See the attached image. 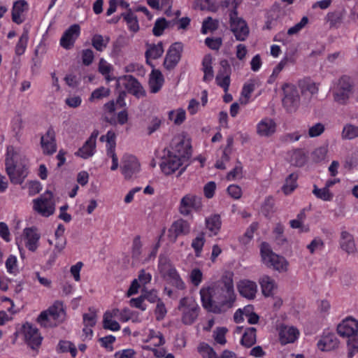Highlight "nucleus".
<instances>
[{
	"label": "nucleus",
	"instance_id": "nucleus-13",
	"mask_svg": "<svg viewBox=\"0 0 358 358\" xmlns=\"http://www.w3.org/2000/svg\"><path fill=\"white\" fill-rule=\"evenodd\" d=\"M299 88L302 97V102L308 104L314 95L319 92V84L310 80H302L298 83Z\"/></svg>",
	"mask_w": 358,
	"mask_h": 358
},
{
	"label": "nucleus",
	"instance_id": "nucleus-63",
	"mask_svg": "<svg viewBox=\"0 0 358 358\" xmlns=\"http://www.w3.org/2000/svg\"><path fill=\"white\" fill-rule=\"evenodd\" d=\"M283 226L280 223L277 224L273 229V234H275V241L278 244L282 245L286 242V239L283 236Z\"/></svg>",
	"mask_w": 358,
	"mask_h": 358
},
{
	"label": "nucleus",
	"instance_id": "nucleus-34",
	"mask_svg": "<svg viewBox=\"0 0 358 358\" xmlns=\"http://www.w3.org/2000/svg\"><path fill=\"white\" fill-rule=\"evenodd\" d=\"M29 41V30L24 28L23 32L20 36L15 48V52L17 55L20 56L23 55L26 50Z\"/></svg>",
	"mask_w": 358,
	"mask_h": 358
},
{
	"label": "nucleus",
	"instance_id": "nucleus-39",
	"mask_svg": "<svg viewBox=\"0 0 358 358\" xmlns=\"http://www.w3.org/2000/svg\"><path fill=\"white\" fill-rule=\"evenodd\" d=\"M122 16L126 21L129 29L134 32H136L138 29V23L137 17L134 14L131 9H128L127 13H122Z\"/></svg>",
	"mask_w": 358,
	"mask_h": 358
},
{
	"label": "nucleus",
	"instance_id": "nucleus-19",
	"mask_svg": "<svg viewBox=\"0 0 358 358\" xmlns=\"http://www.w3.org/2000/svg\"><path fill=\"white\" fill-rule=\"evenodd\" d=\"M41 144L43 153L52 155L56 152L55 133L52 128H49L45 134L41 136Z\"/></svg>",
	"mask_w": 358,
	"mask_h": 358
},
{
	"label": "nucleus",
	"instance_id": "nucleus-20",
	"mask_svg": "<svg viewBox=\"0 0 358 358\" xmlns=\"http://www.w3.org/2000/svg\"><path fill=\"white\" fill-rule=\"evenodd\" d=\"M80 33V27L78 24L71 25L65 31L60 39V45L65 49L71 48Z\"/></svg>",
	"mask_w": 358,
	"mask_h": 358
},
{
	"label": "nucleus",
	"instance_id": "nucleus-44",
	"mask_svg": "<svg viewBox=\"0 0 358 358\" xmlns=\"http://www.w3.org/2000/svg\"><path fill=\"white\" fill-rule=\"evenodd\" d=\"M163 52L164 48L162 43L160 42L157 45H152L150 46V48L146 51L145 56L147 58L150 57L153 59H156L160 57Z\"/></svg>",
	"mask_w": 358,
	"mask_h": 358
},
{
	"label": "nucleus",
	"instance_id": "nucleus-36",
	"mask_svg": "<svg viewBox=\"0 0 358 358\" xmlns=\"http://www.w3.org/2000/svg\"><path fill=\"white\" fill-rule=\"evenodd\" d=\"M297 178L298 175L295 173H292L287 176V178L285 179V182L282 187V190L285 194H289L296 188Z\"/></svg>",
	"mask_w": 358,
	"mask_h": 358
},
{
	"label": "nucleus",
	"instance_id": "nucleus-11",
	"mask_svg": "<svg viewBox=\"0 0 358 358\" xmlns=\"http://www.w3.org/2000/svg\"><path fill=\"white\" fill-rule=\"evenodd\" d=\"M189 223L183 219H179L173 222L168 230L169 240L175 243L177 238L180 236H187L190 232Z\"/></svg>",
	"mask_w": 358,
	"mask_h": 358
},
{
	"label": "nucleus",
	"instance_id": "nucleus-23",
	"mask_svg": "<svg viewBox=\"0 0 358 358\" xmlns=\"http://www.w3.org/2000/svg\"><path fill=\"white\" fill-rule=\"evenodd\" d=\"M275 131L276 124L271 118L266 117L262 120L257 125V133L260 136H271Z\"/></svg>",
	"mask_w": 358,
	"mask_h": 358
},
{
	"label": "nucleus",
	"instance_id": "nucleus-41",
	"mask_svg": "<svg viewBox=\"0 0 358 358\" xmlns=\"http://www.w3.org/2000/svg\"><path fill=\"white\" fill-rule=\"evenodd\" d=\"M95 148V145H92V144L86 141L82 148L76 152V155L83 159H87L94 155Z\"/></svg>",
	"mask_w": 358,
	"mask_h": 358
},
{
	"label": "nucleus",
	"instance_id": "nucleus-35",
	"mask_svg": "<svg viewBox=\"0 0 358 358\" xmlns=\"http://www.w3.org/2000/svg\"><path fill=\"white\" fill-rule=\"evenodd\" d=\"M57 351L59 353L69 352L72 357H76L77 355V348L76 345L71 341L61 340L57 346Z\"/></svg>",
	"mask_w": 358,
	"mask_h": 358
},
{
	"label": "nucleus",
	"instance_id": "nucleus-57",
	"mask_svg": "<svg viewBox=\"0 0 358 358\" xmlns=\"http://www.w3.org/2000/svg\"><path fill=\"white\" fill-rule=\"evenodd\" d=\"M325 130V126L321 122H317L309 127L308 136L311 138L320 136Z\"/></svg>",
	"mask_w": 358,
	"mask_h": 358
},
{
	"label": "nucleus",
	"instance_id": "nucleus-48",
	"mask_svg": "<svg viewBox=\"0 0 358 358\" xmlns=\"http://www.w3.org/2000/svg\"><path fill=\"white\" fill-rule=\"evenodd\" d=\"M169 118L177 125L181 124L185 120V111L179 108L176 111L171 110L169 113Z\"/></svg>",
	"mask_w": 358,
	"mask_h": 358
},
{
	"label": "nucleus",
	"instance_id": "nucleus-25",
	"mask_svg": "<svg viewBox=\"0 0 358 358\" xmlns=\"http://www.w3.org/2000/svg\"><path fill=\"white\" fill-rule=\"evenodd\" d=\"M340 246L348 255L355 254L357 252L354 237L346 231H343L341 233Z\"/></svg>",
	"mask_w": 358,
	"mask_h": 358
},
{
	"label": "nucleus",
	"instance_id": "nucleus-24",
	"mask_svg": "<svg viewBox=\"0 0 358 358\" xmlns=\"http://www.w3.org/2000/svg\"><path fill=\"white\" fill-rule=\"evenodd\" d=\"M23 236L25 238V246L32 252H34L38 246L40 234L34 228H26L23 231Z\"/></svg>",
	"mask_w": 358,
	"mask_h": 358
},
{
	"label": "nucleus",
	"instance_id": "nucleus-40",
	"mask_svg": "<svg viewBox=\"0 0 358 358\" xmlns=\"http://www.w3.org/2000/svg\"><path fill=\"white\" fill-rule=\"evenodd\" d=\"M110 41L108 36H103L100 34H95L92 38V46L99 52H102Z\"/></svg>",
	"mask_w": 358,
	"mask_h": 358
},
{
	"label": "nucleus",
	"instance_id": "nucleus-38",
	"mask_svg": "<svg viewBox=\"0 0 358 358\" xmlns=\"http://www.w3.org/2000/svg\"><path fill=\"white\" fill-rule=\"evenodd\" d=\"M256 342V329L248 328L245 330L241 339V344L246 348H250Z\"/></svg>",
	"mask_w": 358,
	"mask_h": 358
},
{
	"label": "nucleus",
	"instance_id": "nucleus-22",
	"mask_svg": "<svg viewBox=\"0 0 358 358\" xmlns=\"http://www.w3.org/2000/svg\"><path fill=\"white\" fill-rule=\"evenodd\" d=\"M237 287L242 296L250 300L255 299L257 292L256 282L249 280H243L238 282Z\"/></svg>",
	"mask_w": 358,
	"mask_h": 358
},
{
	"label": "nucleus",
	"instance_id": "nucleus-2",
	"mask_svg": "<svg viewBox=\"0 0 358 358\" xmlns=\"http://www.w3.org/2000/svg\"><path fill=\"white\" fill-rule=\"evenodd\" d=\"M6 171L13 184H22L28 175L27 159L13 146L7 148Z\"/></svg>",
	"mask_w": 358,
	"mask_h": 358
},
{
	"label": "nucleus",
	"instance_id": "nucleus-62",
	"mask_svg": "<svg viewBox=\"0 0 358 358\" xmlns=\"http://www.w3.org/2000/svg\"><path fill=\"white\" fill-rule=\"evenodd\" d=\"M324 247V242L320 238H314L310 244L307 245V249L311 254H313L317 250H321Z\"/></svg>",
	"mask_w": 358,
	"mask_h": 358
},
{
	"label": "nucleus",
	"instance_id": "nucleus-33",
	"mask_svg": "<svg viewBox=\"0 0 358 358\" xmlns=\"http://www.w3.org/2000/svg\"><path fill=\"white\" fill-rule=\"evenodd\" d=\"M160 260L159 270L163 277L169 282L172 278H175L178 275L176 268L171 265L169 262H166V259Z\"/></svg>",
	"mask_w": 358,
	"mask_h": 358
},
{
	"label": "nucleus",
	"instance_id": "nucleus-14",
	"mask_svg": "<svg viewBox=\"0 0 358 358\" xmlns=\"http://www.w3.org/2000/svg\"><path fill=\"white\" fill-rule=\"evenodd\" d=\"M182 48V44L179 42L174 43L171 45L164 62L166 69L171 70L177 65L181 58Z\"/></svg>",
	"mask_w": 358,
	"mask_h": 358
},
{
	"label": "nucleus",
	"instance_id": "nucleus-1",
	"mask_svg": "<svg viewBox=\"0 0 358 358\" xmlns=\"http://www.w3.org/2000/svg\"><path fill=\"white\" fill-rule=\"evenodd\" d=\"M200 294L203 308L217 314L230 308L236 299L233 280L227 276L206 289H201Z\"/></svg>",
	"mask_w": 358,
	"mask_h": 358
},
{
	"label": "nucleus",
	"instance_id": "nucleus-28",
	"mask_svg": "<svg viewBox=\"0 0 358 358\" xmlns=\"http://www.w3.org/2000/svg\"><path fill=\"white\" fill-rule=\"evenodd\" d=\"M28 9L27 2L24 0H18L13 4L12 9V20L17 24H22L24 19L21 15Z\"/></svg>",
	"mask_w": 358,
	"mask_h": 358
},
{
	"label": "nucleus",
	"instance_id": "nucleus-21",
	"mask_svg": "<svg viewBox=\"0 0 358 358\" xmlns=\"http://www.w3.org/2000/svg\"><path fill=\"white\" fill-rule=\"evenodd\" d=\"M124 80V85L128 92L136 97L144 96L145 92L140 83L133 76L127 75L122 78Z\"/></svg>",
	"mask_w": 358,
	"mask_h": 358
},
{
	"label": "nucleus",
	"instance_id": "nucleus-29",
	"mask_svg": "<svg viewBox=\"0 0 358 358\" xmlns=\"http://www.w3.org/2000/svg\"><path fill=\"white\" fill-rule=\"evenodd\" d=\"M259 282L261 285L262 294L265 296L268 297L273 295V291L277 287L273 278L268 275H264L259 278Z\"/></svg>",
	"mask_w": 358,
	"mask_h": 358
},
{
	"label": "nucleus",
	"instance_id": "nucleus-42",
	"mask_svg": "<svg viewBox=\"0 0 358 358\" xmlns=\"http://www.w3.org/2000/svg\"><path fill=\"white\" fill-rule=\"evenodd\" d=\"M113 313L106 312L103 315V326L106 329H110L112 331H118L120 329L119 323L113 320Z\"/></svg>",
	"mask_w": 358,
	"mask_h": 358
},
{
	"label": "nucleus",
	"instance_id": "nucleus-26",
	"mask_svg": "<svg viewBox=\"0 0 358 358\" xmlns=\"http://www.w3.org/2000/svg\"><path fill=\"white\" fill-rule=\"evenodd\" d=\"M299 334L297 329L293 327L282 326L279 332L280 341L282 345L294 343Z\"/></svg>",
	"mask_w": 358,
	"mask_h": 358
},
{
	"label": "nucleus",
	"instance_id": "nucleus-7",
	"mask_svg": "<svg viewBox=\"0 0 358 358\" xmlns=\"http://www.w3.org/2000/svg\"><path fill=\"white\" fill-rule=\"evenodd\" d=\"M230 29L236 39L244 41L249 35V27L246 22L238 16L237 10H232L229 13Z\"/></svg>",
	"mask_w": 358,
	"mask_h": 358
},
{
	"label": "nucleus",
	"instance_id": "nucleus-4",
	"mask_svg": "<svg viewBox=\"0 0 358 358\" xmlns=\"http://www.w3.org/2000/svg\"><path fill=\"white\" fill-rule=\"evenodd\" d=\"M353 92V83L348 76H341L336 82L332 93L334 99L339 104H346Z\"/></svg>",
	"mask_w": 358,
	"mask_h": 358
},
{
	"label": "nucleus",
	"instance_id": "nucleus-55",
	"mask_svg": "<svg viewBox=\"0 0 358 358\" xmlns=\"http://www.w3.org/2000/svg\"><path fill=\"white\" fill-rule=\"evenodd\" d=\"M90 313L83 314V324L84 326L92 327L96 323V313L95 311L90 308Z\"/></svg>",
	"mask_w": 358,
	"mask_h": 358
},
{
	"label": "nucleus",
	"instance_id": "nucleus-8",
	"mask_svg": "<svg viewBox=\"0 0 358 358\" xmlns=\"http://www.w3.org/2000/svg\"><path fill=\"white\" fill-rule=\"evenodd\" d=\"M64 316L65 312L62 302L56 301L47 310L41 313L37 320L41 325L46 327L52 320L61 322L64 319Z\"/></svg>",
	"mask_w": 358,
	"mask_h": 358
},
{
	"label": "nucleus",
	"instance_id": "nucleus-3",
	"mask_svg": "<svg viewBox=\"0 0 358 358\" xmlns=\"http://www.w3.org/2000/svg\"><path fill=\"white\" fill-rule=\"evenodd\" d=\"M260 251L262 260L266 266L273 268L279 272L287 271L288 266L287 261L285 257L274 253L267 243H262Z\"/></svg>",
	"mask_w": 358,
	"mask_h": 358
},
{
	"label": "nucleus",
	"instance_id": "nucleus-56",
	"mask_svg": "<svg viewBox=\"0 0 358 358\" xmlns=\"http://www.w3.org/2000/svg\"><path fill=\"white\" fill-rule=\"evenodd\" d=\"M243 178V166L239 161L237 162L236 166L229 171L227 176L229 180H236L237 178Z\"/></svg>",
	"mask_w": 358,
	"mask_h": 358
},
{
	"label": "nucleus",
	"instance_id": "nucleus-5",
	"mask_svg": "<svg viewBox=\"0 0 358 358\" xmlns=\"http://www.w3.org/2000/svg\"><path fill=\"white\" fill-rule=\"evenodd\" d=\"M282 90L284 96L282 98V106L288 113H294L298 110L301 99L296 87L291 84L285 83Z\"/></svg>",
	"mask_w": 358,
	"mask_h": 358
},
{
	"label": "nucleus",
	"instance_id": "nucleus-9",
	"mask_svg": "<svg viewBox=\"0 0 358 358\" xmlns=\"http://www.w3.org/2000/svg\"><path fill=\"white\" fill-rule=\"evenodd\" d=\"M52 193L47 191L40 198L36 199L34 202V210L43 217H49L55 210V204L52 199Z\"/></svg>",
	"mask_w": 358,
	"mask_h": 358
},
{
	"label": "nucleus",
	"instance_id": "nucleus-37",
	"mask_svg": "<svg viewBox=\"0 0 358 358\" xmlns=\"http://www.w3.org/2000/svg\"><path fill=\"white\" fill-rule=\"evenodd\" d=\"M341 138L343 140H352L358 138V127L352 124H346L343 128Z\"/></svg>",
	"mask_w": 358,
	"mask_h": 358
},
{
	"label": "nucleus",
	"instance_id": "nucleus-61",
	"mask_svg": "<svg viewBox=\"0 0 358 358\" xmlns=\"http://www.w3.org/2000/svg\"><path fill=\"white\" fill-rule=\"evenodd\" d=\"M292 161L297 166H303L306 162V156L301 150H295L292 156Z\"/></svg>",
	"mask_w": 358,
	"mask_h": 358
},
{
	"label": "nucleus",
	"instance_id": "nucleus-18",
	"mask_svg": "<svg viewBox=\"0 0 358 358\" xmlns=\"http://www.w3.org/2000/svg\"><path fill=\"white\" fill-rule=\"evenodd\" d=\"M337 331L342 337H353L358 333V322L352 318L346 319L338 325Z\"/></svg>",
	"mask_w": 358,
	"mask_h": 358
},
{
	"label": "nucleus",
	"instance_id": "nucleus-16",
	"mask_svg": "<svg viewBox=\"0 0 358 358\" xmlns=\"http://www.w3.org/2000/svg\"><path fill=\"white\" fill-rule=\"evenodd\" d=\"M122 162V173L126 179L131 178L140 169V164L137 159L133 155H124Z\"/></svg>",
	"mask_w": 358,
	"mask_h": 358
},
{
	"label": "nucleus",
	"instance_id": "nucleus-46",
	"mask_svg": "<svg viewBox=\"0 0 358 358\" xmlns=\"http://www.w3.org/2000/svg\"><path fill=\"white\" fill-rule=\"evenodd\" d=\"M110 92V91L108 88L100 87L92 92L90 97L89 98V101L94 102L96 101L101 100L103 98L108 96Z\"/></svg>",
	"mask_w": 358,
	"mask_h": 358
},
{
	"label": "nucleus",
	"instance_id": "nucleus-49",
	"mask_svg": "<svg viewBox=\"0 0 358 358\" xmlns=\"http://www.w3.org/2000/svg\"><path fill=\"white\" fill-rule=\"evenodd\" d=\"M313 193L315 195L316 197L324 201H331L333 198V194L326 187L322 189H319L316 185H314Z\"/></svg>",
	"mask_w": 358,
	"mask_h": 358
},
{
	"label": "nucleus",
	"instance_id": "nucleus-52",
	"mask_svg": "<svg viewBox=\"0 0 358 358\" xmlns=\"http://www.w3.org/2000/svg\"><path fill=\"white\" fill-rule=\"evenodd\" d=\"M214 8L213 0H196L194 3V8L201 10H214Z\"/></svg>",
	"mask_w": 358,
	"mask_h": 358
},
{
	"label": "nucleus",
	"instance_id": "nucleus-54",
	"mask_svg": "<svg viewBox=\"0 0 358 358\" xmlns=\"http://www.w3.org/2000/svg\"><path fill=\"white\" fill-rule=\"evenodd\" d=\"M198 350L203 357L207 358H217V355L214 350L206 343H201L198 347Z\"/></svg>",
	"mask_w": 358,
	"mask_h": 358
},
{
	"label": "nucleus",
	"instance_id": "nucleus-10",
	"mask_svg": "<svg viewBox=\"0 0 358 358\" xmlns=\"http://www.w3.org/2000/svg\"><path fill=\"white\" fill-rule=\"evenodd\" d=\"M191 148L192 146L189 138L182 136H178L172 141V152H171L173 155H176L177 157L183 160H187L192 155Z\"/></svg>",
	"mask_w": 358,
	"mask_h": 358
},
{
	"label": "nucleus",
	"instance_id": "nucleus-27",
	"mask_svg": "<svg viewBox=\"0 0 358 358\" xmlns=\"http://www.w3.org/2000/svg\"><path fill=\"white\" fill-rule=\"evenodd\" d=\"M338 344L336 336L334 334H328L317 343V347L322 351H331L337 348Z\"/></svg>",
	"mask_w": 358,
	"mask_h": 358
},
{
	"label": "nucleus",
	"instance_id": "nucleus-43",
	"mask_svg": "<svg viewBox=\"0 0 358 358\" xmlns=\"http://www.w3.org/2000/svg\"><path fill=\"white\" fill-rule=\"evenodd\" d=\"M255 85L253 81L245 83L243 85L241 96L242 97L240 99V102L243 105H245L248 103L249 99L250 98L251 93L255 90Z\"/></svg>",
	"mask_w": 358,
	"mask_h": 358
},
{
	"label": "nucleus",
	"instance_id": "nucleus-32",
	"mask_svg": "<svg viewBox=\"0 0 358 358\" xmlns=\"http://www.w3.org/2000/svg\"><path fill=\"white\" fill-rule=\"evenodd\" d=\"M221 219L219 215H213L206 219V229L210 232V236H215L221 228Z\"/></svg>",
	"mask_w": 358,
	"mask_h": 358
},
{
	"label": "nucleus",
	"instance_id": "nucleus-47",
	"mask_svg": "<svg viewBox=\"0 0 358 358\" xmlns=\"http://www.w3.org/2000/svg\"><path fill=\"white\" fill-rule=\"evenodd\" d=\"M344 13L343 11H336L329 13L327 15V21L331 27H337L343 21Z\"/></svg>",
	"mask_w": 358,
	"mask_h": 358
},
{
	"label": "nucleus",
	"instance_id": "nucleus-59",
	"mask_svg": "<svg viewBox=\"0 0 358 358\" xmlns=\"http://www.w3.org/2000/svg\"><path fill=\"white\" fill-rule=\"evenodd\" d=\"M327 154V149L325 147H320L316 148L312 153L313 160L319 162L325 159Z\"/></svg>",
	"mask_w": 358,
	"mask_h": 358
},
{
	"label": "nucleus",
	"instance_id": "nucleus-17",
	"mask_svg": "<svg viewBox=\"0 0 358 358\" xmlns=\"http://www.w3.org/2000/svg\"><path fill=\"white\" fill-rule=\"evenodd\" d=\"M25 341L32 349L38 347L42 341V337L38 333L37 328L34 327L29 323L23 325Z\"/></svg>",
	"mask_w": 358,
	"mask_h": 358
},
{
	"label": "nucleus",
	"instance_id": "nucleus-50",
	"mask_svg": "<svg viewBox=\"0 0 358 358\" xmlns=\"http://www.w3.org/2000/svg\"><path fill=\"white\" fill-rule=\"evenodd\" d=\"M218 28V21L214 20L212 17H207L203 22L201 28V32L206 34L208 31H213Z\"/></svg>",
	"mask_w": 358,
	"mask_h": 358
},
{
	"label": "nucleus",
	"instance_id": "nucleus-6",
	"mask_svg": "<svg viewBox=\"0 0 358 358\" xmlns=\"http://www.w3.org/2000/svg\"><path fill=\"white\" fill-rule=\"evenodd\" d=\"M178 310L182 312V322L190 325L198 317L199 306L193 298L184 297L180 300Z\"/></svg>",
	"mask_w": 358,
	"mask_h": 358
},
{
	"label": "nucleus",
	"instance_id": "nucleus-30",
	"mask_svg": "<svg viewBox=\"0 0 358 358\" xmlns=\"http://www.w3.org/2000/svg\"><path fill=\"white\" fill-rule=\"evenodd\" d=\"M163 83L164 78L162 73L159 70H152L149 80L150 92L157 93L161 89Z\"/></svg>",
	"mask_w": 358,
	"mask_h": 358
},
{
	"label": "nucleus",
	"instance_id": "nucleus-58",
	"mask_svg": "<svg viewBox=\"0 0 358 358\" xmlns=\"http://www.w3.org/2000/svg\"><path fill=\"white\" fill-rule=\"evenodd\" d=\"M227 331V329L225 327H218L213 332V337L215 341L220 344L224 345L227 342L225 338V334Z\"/></svg>",
	"mask_w": 358,
	"mask_h": 358
},
{
	"label": "nucleus",
	"instance_id": "nucleus-51",
	"mask_svg": "<svg viewBox=\"0 0 358 358\" xmlns=\"http://www.w3.org/2000/svg\"><path fill=\"white\" fill-rule=\"evenodd\" d=\"M167 26L168 22L165 18L162 17L157 20L152 29L153 34L156 36H161Z\"/></svg>",
	"mask_w": 358,
	"mask_h": 358
},
{
	"label": "nucleus",
	"instance_id": "nucleus-60",
	"mask_svg": "<svg viewBox=\"0 0 358 358\" xmlns=\"http://www.w3.org/2000/svg\"><path fill=\"white\" fill-rule=\"evenodd\" d=\"M308 22V18L306 16L303 17L301 21L296 23L294 26L290 27L287 34L289 35H293L297 34L299 31H301Z\"/></svg>",
	"mask_w": 358,
	"mask_h": 358
},
{
	"label": "nucleus",
	"instance_id": "nucleus-53",
	"mask_svg": "<svg viewBox=\"0 0 358 358\" xmlns=\"http://www.w3.org/2000/svg\"><path fill=\"white\" fill-rule=\"evenodd\" d=\"M205 243L204 233L201 232L198 236H196L192 243V247L196 252V255L199 256L201 252L203 246Z\"/></svg>",
	"mask_w": 358,
	"mask_h": 358
},
{
	"label": "nucleus",
	"instance_id": "nucleus-15",
	"mask_svg": "<svg viewBox=\"0 0 358 358\" xmlns=\"http://www.w3.org/2000/svg\"><path fill=\"white\" fill-rule=\"evenodd\" d=\"M185 160L173 155L170 151L168 152L167 156L162 158L160 167L162 172L166 175H170L174 173L182 166Z\"/></svg>",
	"mask_w": 358,
	"mask_h": 358
},
{
	"label": "nucleus",
	"instance_id": "nucleus-64",
	"mask_svg": "<svg viewBox=\"0 0 358 358\" xmlns=\"http://www.w3.org/2000/svg\"><path fill=\"white\" fill-rule=\"evenodd\" d=\"M94 52L91 49L82 51V62L85 66H90L94 61Z\"/></svg>",
	"mask_w": 358,
	"mask_h": 358
},
{
	"label": "nucleus",
	"instance_id": "nucleus-31",
	"mask_svg": "<svg viewBox=\"0 0 358 358\" xmlns=\"http://www.w3.org/2000/svg\"><path fill=\"white\" fill-rule=\"evenodd\" d=\"M213 57L210 55H206L204 56L202 61L203 78L204 82H209L213 80L214 77V71L212 66Z\"/></svg>",
	"mask_w": 358,
	"mask_h": 358
},
{
	"label": "nucleus",
	"instance_id": "nucleus-45",
	"mask_svg": "<svg viewBox=\"0 0 358 358\" xmlns=\"http://www.w3.org/2000/svg\"><path fill=\"white\" fill-rule=\"evenodd\" d=\"M215 80L217 84L222 87L224 91L227 92L230 85L229 72L226 71V73H224L222 71H219Z\"/></svg>",
	"mask_w": 358,
	"mask_h": 358
},
{
	"label": "nucleus",
	"instance_id": "nucleus-12",
	"mask_svg": "<svg viewBox=\"0 0 358 358\" xmlns=\"http://www.w3.org/2000/svg\"><path fill=\"white\" fill-rule=\"evenodd\" d=\"M201 207V199L188 194L181 199L178 210L180 214L187 216L191 213L192 209L199 210Z\"/></svg>",
	"mask_w": 358,
	"mask_h": 358
}]
</instances>
